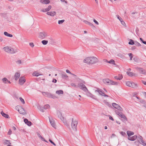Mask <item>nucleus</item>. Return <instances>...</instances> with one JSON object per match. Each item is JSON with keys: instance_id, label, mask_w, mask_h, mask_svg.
<instances>
[{"instance_id": "1", "label": "nucleus", "mask_w": 146, "mask_h": 146, "mask_svg": "<svg viewBox=\"0 0 146 146\" xmlns=\"http://www.w3.org/2000/svg\"><path fill=\"white\" fill-rule=\"evenodd\" d=\"M98 61L97 58L95 57H88L84 60V62L88 64H93L95 63Z\"/></svg>"}, {"instance_id": "2", "label": "nucleus", "mask_w": 146, "mask_h": 146, "mask_svg": "<svg viewBox=\"0 0 146 146\" xmlns=\"http://www.w3.org/2000/svg\"><path fill=\"white\" fill-rule=\"evenodd\" d=\"M115 113L116 114L118 115L121 117L123 119V121H127V118L125 115L121 112H119L118 110H116L115 111Z\"/></svg>"}, {"instance_id": "3", "label": "nucleus", "mask_w": 146, "mask_h": 146, "mask_svg": "<svg viewBox=\"0 0 146 146\" xmlns=\"http://www.w3.org/2000/svg\"><path fill=\"white\" fill-rule=\"evenodd\" d=\"M78 123V122L77 121L75 120H74L73 118H72V122L71 123V126L72 129L75 131H76V127Z\"/></svg>"}, {"instance_id": "4", "label": "nucleus", "mask_w": 146, "mask_h": 146, "mask_svg": "<svg viewBox=\"0 0 146 146\" xmlns=\"http://www.w3.org/2000/svg\"><path fill=\"white\" fill-rule=\"evenodd\" d=\"M126 84L127 86L133 88H135L138 87L137 84L132 82H126Z\"/></svg>"}, {"instance_id": "5", "label": "nucleus", "mask_w": 146, "mask_h": 146, "mask_svg": "<svg viewBox=\"0 0 146 146\" xmlns=\"http://www.w3.org/2000/svg\"><path fill=\"white\" fill-rule=\"evenodd\" d=\"M143 137L141 136H139L138 137L137 140L138 141H135V143H138L139 142L140 143L144 146H146V143L145 142L143 139Z\"/></svg>"}, {"instance_id": "6", "label": "nucleus", "mask_w": 146, "mask_h": 146, "mask_svg": "<svg viewBox=\"0 0 146 146\" xmlns=\"http://www.w3.org/2000/svg\"><path fill=\"white\" fill-rule=\"evenodd\" d=\"M4 50L6 52L11 53H14L15 52L14 49L8 46L4 47L3 48Z\"/></svg>"}, {"instance_id": "7", "label": "nucleus", "mask_w": 146, "mask_h": 146, "mask_svg": "<svg viewBox=\"0 0 146 146\" xmlns=\"http://www.w3.org/2000/svg\"><path fill=\"white\" fill-rule=\"evenodd\" d=\"M96 88L97 89L95 90V92H98L100 95L102 96H103L106 97H108V95L105 94L103 92V91L102 90L97 88Z\"/></svg>"}, {"instance_id": "8", "label": "nucleus", "mask_w": 146, "mask_h": 146, "mask_svg": "<svg viewBox=\"0 0 146 146\" xmlns=\"http://www.w3.org/2000/svg\"><path fill=\"white\" fill-rule=\"evenodd\" d=\"M17 108H18V111L19 112V113L21 114L25 115L26 114L25 112V111L24 108L22 107L18 106L16 107V109L17 110Z\"/></svg>"}, {"instance_id": "9", "label": "nucleus", "mask_w": 146, "mask_h": 146, "mask_svg": "<svg viewBox=\"0 0 146 146\" xmlns=\"http://www.w3.org/2000/svg\"><path fill=\"white\" fill-rule=\"evenodd\" d=\"M78 86L84 91L86 92L88 91V89L86 86L82 83H79L78 84Z\"/></svg>"}, {"instance_id": "10", "label": "nucleus", "mask_w": 146, "mask_h": 146, "mask_svg": "<svg viewBox=\"0 0 146 146\" xmlns=\"http://www.w3.org/2000/svg\"><path fill=\"white\" fill-rule=\"evenodd\" d=\"M47 36V33L44 32H40L39 34V38L41 39H43Z\"/></svg>"}, {"instance_id": "11", "label": "nucleus", "mask_w": 146, "mask_h": 146, "mask_svg": "<svg viewBox=\"0 0 146 146\" xmlns=\"http://www.w3.org/2000/svg\"><path fill=\"white\" fill-rule=\"evenodd\" d=\"M135 68L138 70L139 72L141 74L146 75V71L143 68H139L138 67H135Z\"/></svg>"}, {"instance_id": "12", "label": "nucleus", "mask_w": 146, "mask_h": 146, "mask_svg": "<svg viewBox=\"0 0 146 146\" xmlns=\"http://www.w3.org/2000/svg\"><path fill=\"white\" fill-rule=\"evenodd\" d=\"M86 92V95L94 99L95 100H97V99L96 97L95 96L93 95L91 93L89 92L88 90V91H87Z\"/></svg>"}, {"instance_id": "13", "label": "nucleus", "mask_w": 146, "mask_h": 146, "mask_svg": "<svg viewBox=\"0 0 146 146\" xmlns=\"http://www.w3.org/2000/svg\"><path fill=\"white\" fill-rule=\"evenodd\" d=\"M59 74L63 79H66L68 77L66 73L64 72H62L61 73H60Z\"/></svg>"}, {"instance_id": "14", "label": "nucleus", "mask_w": 146, "mask_h": 146, "mask_svg": "<svg viewBox=\"0 0 146 146\" xmlns=\"http://www.w3.org/2000/svg\"><path fill=\"white\" fill-rule=\"evenodd\" d=\"M26 80L24 77H21L19 79V83L21 85L23 84L25 82Z\"/></svg>"}, {"instance_id": "15", "label": "nucleus", "mask_w": 146, "mask_h": 146, "mask_svg": "<svg viewBox=\"0 0 146 146\" xmlns=\"http://www.w3.org/2000/svg\"><path fill=\"white\" fill-rule=\"evenodd\" d=\"M24 121L26 124L29 126H31L32 124V123L31 121H29L27 119H24Z\"/></svg>"}, {"instance_id": "16", "label": "nucleus", "mask_w": 146, "mask_h": 146, "mask_svg": "<svg viewBox=\"0 0 146 146\" xmlns=\"http://www.w3.org/2000/svg\"><path fill=\"white\" fill-rule=\"evenodd\" d=\"M46 14L52 17L54 16L56 14L55 11L48 12L46 13Z\"/></svg>"}, {"instance_id": "17", "label": "nucleus", "mask_w": 146, "mask_h": 146, "mask_svg": "<svg viewBox=\"0 0 146 146\" xmlns=\"http://www.w3.org/2000/svg\"><path fill=\"white\" fill-rule=\"evenodd\" d=\"M137 138L138 137L137 135H135L132 137H129L128 139L129 140L133 141L135 140L136 139H137Z\"/></svg>"}, {"instance_id": "18", "label": "nucleus", "mask_w": 146, "mask_h": 146, "mask_svg": "<svg viewBox=\"0 0 146 146\" xmlns=\"http://www.w3.org/2000/svg\"><path fill=\"white\" fill-rule=\"evenodd\" d=\"M42 95L45 97L50 98V93L47 92H42Z\"/></svg>"}, {"instance_id": "19", "label": "nucleus", "mask_w": 146, "mask_h": 146, "mask_svg": "<svg viewBox=\"0 0 146 146\" xmlns=\"http://www.w3.org/2000/svg\"><path fill=\"white\" fill-rule=\"evenodd\" d=\"M50 2L49 0H40V2L43 4H47Z\"/></svg>"}, {"instance_id": "20", "label": "nucleus", "mask_w": 146, "mask_h": 146, "mask_svg": "<svg viewBox=\"0 0 146 146\" xmlns=\"http://www.w3.org/2000/svg\"><path fill=\"white\" fill-rule=\"evenodd\" d=\"M20 75V73L18 72L16 73L15 74L14 77L15 80L16 81L19 78Z\"/></svg>"}, {"instance_id": "21", "label": "nucleus", "mask_w": 146, "mask_h": 146, "mask_svg": "<svg viewBox=\"0 0 146 146\" xmlns=\"http://www.w3.org/2000/svg\"><path fill=\"white\" fill-rule=\"evenodd\" d=\"M117 17L118 19L121 22V24L123 25H124L125 24V22L118 15H117Z\"/></svg>"}, {"instance_id": "22", "label": "nucleus", "mask_w": 146, "mask_h": 146, "mask_svg": "<svg viewBox=\"0 0 146 146\" xmlns=\"http://www.w3.org/2000/svg\"><path fill=\"white\" fill-rule=\"evenodd\" d=\"M49 121L50 123H51L52 126L54 127H56L55 123L54 122V120H51L49 119Z\"/></svg>"}, {"instance_id": "23", "label": "nucleus", "mask_w": 146, "mask_h": 146, "mask_svg": "<svg viewBox=\"0 0 146 146\" xmlns=\"http://www.w3.org/2000/svg\"><path fill=\"white\" fill-rule=\"evenodd\" d=\"M50 107V106L48 104H46L44 106V109H40V110L42 112H44V109H46Z\"/></svg>"}, {"instance_id": "24", "label": "nucleus", "mask_w": 146, "mask_h": 146, "mask_svg": "<svg viewBox=\"0 0 146 146\" xmlns=\"http://www.w3.org/2000/svg\"><path fill=\"white\" fill-rule=\"evenodd\" d=\"M123 78L122 75L119 74L118 76H116L114 77V78L117 80H120Z\"/></svg>"}, {"instance_id": "25", "label": "nucleus", "mask_w": 146, "mask_h": 146, "mask_svg": "<svg viewBox=\"0 0 146 146\" xmlns=\"http://www.w3.org/2000/svg\"><path fill=\"white\" fill-rule=\"evenodd\" d=\"M111 80H109L108 79H105L103 80V82H104L106 84H110V82Z\"/></svg>"}, {"instance_id": "26", "label": "nucleus", "mask_w": 146, "mask_h": 146, "mask_svg": "<svg viewBox=\"0 0 146 146\" xmlns=\"http://www.w3.org/2000/svg\"><path fill=\"white\" fill-rule=\"evenodd\" d=\"M3 82L4 83L6 84L7 83V82L8 83L10 84L11 83L10 81H9L8 79L6 78H3L2 80Z\"/></svg>"}, {"instance_id": "27", "label": "nucleus", "mask_w": 146, "mask_h": 146, "mask_svg": "<svg viewBox=\"0 0 146 146\" xmlns=\"http://www.w3.org/2000/svg\"><path fill=\"white\" fill-rule=\"evenodd\" d=\"M57 113L58 114V117L60 118V119L62 121H63V120H64V118L62 117V114L60 112L58 111L57 112Z\"/></svg>"}, {"instance_id": "28", "label": "nucleus", "mask_w": 146, "mask_h": 146, "mask_svg": "<svg viewBox=\"0 0 146 146\" xmlns=\"http://www.w3.org/2000/svg\"><path fill=\"white\" fill-rule=\"evenodd\" d=\"M84 22L85 24H88L90 26L93 27H94V25H93V24L92 23H91L90 22H89L85 20V21H84Z\"/></svg>"}, {"instance_id": "29", "label": "nucleus", "mask_w": 146, "mask_h": 146, "mask_svg": "<svg viewBox=\"0 0 146 146\" xmlns=\"http://www.w3.org/2000/svg\"><path fill=\"white\" fill-rule=\"evenodd\" d=\"M1 114L4 117H5L6 118H8L9 116L8 115L4 113L3 111H2L1 112Z\"/></svg>"}, {"instance_id": "30", "label": "nucleus", "mask_w": 146, "mask_h": 146, "mask_svg": "<svg viewBox=\"0 0 146 146\" xmlns=\"http://www.w3.org/2000/svg\"><path fill=\"white\" fill-rule=\"evenodd\" d=\"M4 34L5 35L9 37H12L13 36L12 35L9 34L6 32H5L4 33Z\"/></svg>"}, {"instance_id": "31", "label": "nucleus", "mask_w": 146, "mask_h": 146, "mask_svg": "<svg viewBox=\"0 0 146 146\" xmlns=\"http://www.w3.org/2000/svg\"><path fill=\"white\" fill-rule=\"evenodd\" d=\"M3 143L5 145H9L11 144V143H10V141L7 140H4L3 142Z\"/></svg>"}, {"instance_id": "32", "label": "nucleus", "mask_w": 146, "mask_h": 146, "mask_svg": "<svg viewBox=\"0 0 146 146\" xmlns=\"http://www.w3.org/2000/svg\"><path fill=\"white\" fill-rule=\"evenodd\" d=\"M127 134L128 136H130L133 135L134 134V133L133 132L128 131H127Z\"/></svg>"}, {"instance_id": "33", "label": "nucleus", "mask_w": 146, "mask_h": 146, "mask_svg": "<svg viewBox=\"0 0 146 146\" xmlns=\"http://www.w3.org/2000/svg\"><path fill=\"white\" fill-rule=\"evenodd\" d=\"M110 84L117 85L118 84V83L116 82H114L111 80Z\"/></svg>"}, {"instance_id": "34", "label": "nucleus", "mask_w": 146, "mask_h": 146, "mask_svg": "<svg viewBox=\"0 0 146 146\" xmlns=\"http://www.w3.org/2000/svg\"><path fill=\"white\" fill-rule=\"evenodd\" d=\"M105 61H106L107 62L110 64H115V61L113 59H111L109 61H108L107 60H106Z\"/></svg>"}, {"instance_id": "35", "label": "nucleus", "mask_w": 146, "mask_h": 146, "mask_svg": "<svg viewBox=\"0 0 146 146\" xmlns=\"http://www.w3.org/2000/svg\"><path fill=\"white\" fill-rule=\"evenodd\" d=\"M127 74L128 75L130 76H133L135 75V74L133 73L132 72H127Z\"/></svg>"}, {"instance_id": "36", "label": "nucleus", "mask_w": 146, "mask_h": 146, "mask_svg": "<svg viewBox=\"0 0 146 146\" xmlns=\"http://www.w3.org/2000/svg\"><path fill=\"white\" fill-rule=\"evenodd\" d=\"M56 94L59 95L60 94H63V92L62 90H60L56 91Z\"/></svg>"}, {"instance_id": "37", "label": "nucleus", "mask_w": 146, "mask_h": 146, "mask_svg": "<svg viewBox=\"0 0 146 146\" xmlns=\"http://www.w3.org/2000/svg\"><path fill=\"white\" fill-rule=\"evenodd\" d=\"M50 98H51L53 99L57 98V97L56 96L52 94L51 93H50Z\"/></svg>"}, {"instance_id": "38", "label": "nucleus", "mask_w": 146, "mask_h": 146, "mask_svg": "<svg viewBox=\"0 0 146 146\" xmlns=\"http://www.w3.org/2000/svg\"><path fill=\"white\" fill-rule=\"evenodd\" d=\"M33 75L34 76H38L39 75H41L39 73L37 72H35L33 73Z\"/></svg>"}, {"instance_id": "39", "label": "nucleus", "mask_w": 146, "mask_h": 146, "mask_svg": "<svg viewBox=\"0 0 146 146\" xmlns=\"http://www.w3.org/2000/svg\"><path fill=\"white\" fill-rule=\"evenodd\" d=\"M112 105L113 107L116 109L117 108V107L119 106L118 104L114 103H112Z\"/></svg>"}, {"instance_id": "40", "label": "nucleus", "mask_w": 146, "mask_h": 146, "mask_svg": "<svg viewBox=\"0 0 146 146\" xmlns=\"http://www.w3.org/2000/svg\"><path fill=\"white\" fill-rule=\"evenodd\" d=\"M135 44V42H134V41L131 39H130V41L129 42V44L130 45H133Z\"/></svg>"}, {"instance_id": "41", "label": "nucleus", "mask_w": 146, "mask_h": 146, "mask_svg": "<svg viewBox=\"0 0 146 146\" xmlns=\"http://www.w3.org/2000/svg\"><path fill=\"white\" fill-rule=\"evenodd\" d=\"M41 42L43 45H45L47 44L48 41L47 40H42Z\"/></svg>"}, {"instance_id": "42", "label": "nucleus", "mask_w": 146, "mask_h": 146, "mask_svg": "<svg viewBox=\"0 0 146 146\" xmlns=\"http://www.w3.org/2000/svg\"><path fill=\"white\" fill-rule=\"evenodd\" d=\"M128 55H129V56L130 57V60H132V58L133 57V55L131 53H129Z\"/></svg>"}, {"instance_id": "43", "label": "nucleus", "mask_w": 146, "mask_h": 146, "mask_svg": "<svg viewBox=\"0 0 146 146\" xmlns=\"http://www.w3.org/2000/svg\"><path fill=\"white\" fill-rule=\"evenodd\" d=\"M64 20H59L58 21V24H62L64 21Z\"/></svg>"}, {"instance_id": "44", "label": "nucleus", "mask_w": 146, "mask_h": 146, "mask_svg": "<svg viewBox=\"0 0 146 146\" xmlns=\"http://www.w3.org/2000/svg\"><path fill=\"white\" fill-rule=\"evenodd\" d=\"M135 45H136L137 46H141V45L137 41H136L135 42Z\"/></svg>"}, {"instance_id": "45", "label": "nucleus", "mask_w": 146, "mask_h": 146, "mask_svg": "<svg viewBox=\"0 0 146 146\" xmlns=\"http://www.w3.org/2000/svg\"><path fill=\"white\" fill-rule=\"evenodd\" d=\"M19 99L23 104H24L25 103L24 100L21 97H20L19 98Z\"/></svg>"}, {"instance_id": "46", "label": "nucleus", "mask_w": 146, "mask_h": 146, "mask_svg": "<svg viewBox=\"0 0 146 146\" xmlns=\"http://www.w3.org/2000/svg\"><path fill=\"white\" fill-rule=\"evenodd\" d=\"M41 11L42 12H45L48 11L47 8L43 9L41 10Z\"/></svg>"}, {"instance_id": "47", "label": "nucleus", "mask_w": 146, "mask_h": 146, "mask_svg": "<svg viewBox=\"0 0 146 146\" xmlns=\"http://www.w3.org/2000/svg\"><path fill=\"white\" fill-rule=\"evenodd\" d=\"M116 109L121 111H122L123 110L122 108L119 106H118L117 108Z\"/></svg>"}, {"instance_id": "48", "label": "nucleus", "mask_w": 146, "mask_h": 146, "mask_svg": "<svg viewBox=\"0 0 146 146\" xmlns=\"http://www.w3.org/2000/svg\"><path fill=\"white\" fill-rule=\"evenodd\" d=\"M70 85L71 86L73 87H77V86L76 84L74 83H72L70 84Z\"/></svg>"}, {"instance_id": "49", "label": "nucleus", "mask_w": 146, "mask_h": 146, "mask_svg": "<svg viewBox=\"0 0 146 146\" xmlns=\"http://www.w3.org/2000/svg\"><path fill=\"white\" fill-rule=\"evenodd\" d=\"M106 105L108 106L109 107H111V104L109 102H106Z\"/></svg>"}, {"instance_id": "50", "label": "nucleus", "mask_w": 146, "mask_h": 146, "mask_svg": "<svg viewBox=\"0 0 146 146\" xmlns=\"http://www.w3.org/2000/svg\"><path fill=\"white\" fill-rule=\"evenodd\" d=\"M76 79L77 81L78 82H81L82 80H81L80 79L78 78H77Z\"/></svg>"}, {"instance_id": "51", "label": "nucleus", "mask_w": 146, "mask_h": 146, "mask_svg": "<svg viewBox=\"0 0 146 146\" xmlns=\"http://www.w3.org/2000/svg\"><path fill=\"white\" fill-rule=\"evenodd\" d=\"M49 141L54 146H56V145L55 144L54 142H53L51 139H49Z\"/></svg>"}, {"instance_id": "52", "label": "nucleus", "mask_w": 146, "mask_h": 146, "mask_svg": "<svg viewBox=\"0 0 146 146\" xmlns=\"http://www.w3.org/2000/svg\"><path fill=\"white\" fill-rule=\"evenodd\" d=\"M120 134L123 136H124L126 135L125 133L123 131H121L120 133Z\"/></svg>"}, {"instance_id": "53", "label": "nucleus", "mask_w": 146, "mask_h": 146, "mask_svg": "<svg viewBox=\"0 0 146 146\" xmlns=\"http://www.w3.org/2000/svg\"><path fill=\"white\" fill-rule=\"evenodd\" d=\"M30 45L32 47H33L34 46V44L33 42H30L29 43Z\"/></svg>"}, {"instance_id": "54", "label": "nucleus", "mask_w": 146, "mask_h": 146, "mask_svg": "<svg viewBox=\"0 0 146 146\" xmlns=\"http://www.w3.org/2000/svg\"><path fill=\"white\" fill-rule=\"evenodd\" d=\"M51 6L50 5H49L48 6V8H46L48 11H49L51 9Z\"/></svg>"}, {"instance_id": "55", "label": "nucleus", "mask_w": 146, "mask_h": 146, "mask_svg": "<svg viewBox=\"0 0 146 146\" xmlns=\"http://www.w3.org/2000/svg\"><path fill=\"white\" fill-rule=\"evenodd\" d=\"M12 131L11 129H9V131L8 133V134L10 135L11 134Z\"/></svg>"}, {"instance_id": "56", "label": "nucleus", "mask_w": 146, "mask_h": 146, "mask_svg": "<svg viewBox=\"0 0 146 146\" xmlns=\"http://www.w3.org/2000/svg\"><path fill=\"white\" fill-rule=\"evenodd\" d=\"M93 21H94V23L97 25H99V23H98V21H96L95 19H94V20H93Z\"/></svg>"}, {"instance_id": "57", "label": "nucleus", "mask_w": 146, "mask_h": 146, "mask_svg": "<svg viewBox=\"0 0 146 146\" xmlns=\"http://www.w3.org/2000/svg\"><path fill=\"white\" fill-rule=\"evenodd\" d=\"M16 62L19 64H21V60H18Z\"/></svg>"}, {"instance_id": "58", "label": "nucleus", "mask_w": 146, "mask_h": 146, "mask_svg": "<svg viewBox=\"0 0 146 146\" xmlns=\"http://www.w3.org/2000/svg\"><path fill=\"white\" fill-rule=\"evenodd\" d=\"M109 119H111V120H112V121L114 120V119L111 116L109 115Z\"/></svg>"}, {"instance_id": "59", "label": "nucleus", "mask_w": 146, "mask_h": 146, "mask_svg": "<svg viewBox=\"0 0 146 146\" xmlns=\"http://www.w3.org/2000/svg\"><path fill=\"white\" fill-rule=\"evenodd\" d=\"M52 82L53 83H56L57 82V80L56 79H54L52 81Z\"/></svg>"}, {"instance_id": "60", "label": "nucleus", "mask_w": 146, "mask_h": 146, "mask_svg": "<svg viewBox=\"0 0 146 146\" xmlns=\"http://www.w3.org/2000/svg\"><path fill=\"white\" fill-rule=\"evenodd\" d=\"M66 72L67 73H69L70 74H71V73L70 72V71L68 70H66Z\"/></svg>"}, {"instance_id": "61", "label": "nucleus", "mask_w": 146, "mask_h": 146, "mask_svg": "<svg viewBox=\"0 0 146 146\" xmlns=\"http://www.w3.org/2000/svg\"><path fill=\"white\" fill-rule=\"evenodd\" d=\"M42 140L43 141L46 142H47V141L45 140V139L42 137V138H41Z\"/></svg>"}, {"instance_id": "62", "label": "nucleus", "mask_w": 146, "mask_h": 146, "mask_svg": "<svg viewBox=\"0 0 146 146\" xmlns=\"http://www.w3.org/2000/svg\"><path fill=\"white\" fill-rule=\"evenodd\" d=\"M3 40V38L0 36V42L2 41Z\"/></svg>"}, {"instance_id": "63", "label": "nucleus", "mask_w": 146, "mask_h": 146, "mask_svg": "<svg viewBox=\"0 0 146 146\" xmlns=\"http://www.w3.org/2000/svg\"><path fill=\"white\" fill-rule=\"evenodd\" d=\"M37 135H38V136L41 139V138H42V136H41V135H40L38 133V134H37Z\"/></svg>"}, {"instance_id": "64", "label": "nucleus", "mask_w": 146, "mask_h": 146, "mask_svg": "<svg viewBox=\"0 0 146 146\" xmlns=\"http://www.w3.org/2000/svg\"><path fill=\"white\" fill-rule=\"evenodd\" d=\"M81 83H82V84H85V82L84 81L82 80H81Z\"/></svg>"}]
</instances>
